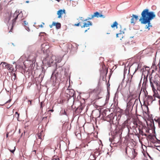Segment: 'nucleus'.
Masks as SVG:
<instances>
[{
    "label": "nucleus",
    "instance_id": "nucleus-64",
    "mask_svg": "<svg viewBox=\"0 0 160 160\" xmlns=\"http://www.w3.org/2000/svg\"><path fill=\"white\" fill-rule=\"evenodd\" d=\"M52 160H59V159L58 158V159L54 158L52 159Z\"/></svg>",
    "mask_w": 160,
    "mask_h": 160
},
{
    "label": "nucleus",
    "instance_id": "nucleus-30",
    "mask_svg": "<svg viewBox=\"0 0 160 160\" xmlns=\"http://www.w3.org/2000/svg\"><path fill=\"white\" fill-rule=\"evenodd\" d=\"M139 129V133L141 134L142 135H143L144 134V132L143 131V130L142 129H141L140 128H138Z\"/></svg>",
    "mask_w": 160,
    "mask_h": 160
},
{
    "label": "nucleus",
    "instance_id": "nucleus-44",
    "mask_svg": "<svg viewBox=\"0 0 160 160\" xmlns=\"http://www.w3.org/2000/svg\"><path fill=\"white\" fill-rule=\"evenodd\" d=\"M9 17H8V22L11 19L12 17V13H11L10 15H8Z\"/></svg>",
    "mask_w": 160,
    "mask_h": 160
},
{
    "label": "nucleus",
    "instance_id": "nucleus-37",
    "mask_svg": "<svg viewBox=\"0 0 160 160\" xmlns=\"http://www.w3.org/2000/svg\"><path fill=\"white\" fill-rule=\"evenodd\" d=\"M132 75L131 76V79H130V81H129V80L127 81V83H129V86H130V83H131V79H132Z\"/></svg>",
    "mask_w": 160,
    "mask_h": 160
},
{
    "label": "nucleus",
    "instance_id": "nucleus-47",
    "mask_svg": "<svg viewBox=\"0 0 160 160\" xmlns=\"http://www.w3.org/2000/svg\"><path fill=\"white\" fill-rule=\"evenodd\" d=\"M110 84L109 83V82H108L107 84V90H108V89H109V88H110Z\"/></svg>",
    "mask_w": 160,
    "mask_h": 160
},
{
    "label": "nucleus",
    "instance_id": "nucleus-58",
    "mask_svg": "<svg viewBox=\"0 0 160 160\" xmlns=\"http://www.w3.org/2000/svg\"><path fill=\"white\" fill-rule=\"evenodd\" d=\"M9 133V132H7V133H6V138H8V137Z\"/></svg>",
    "mask_w": 160,
    "mask_h": 160
},
{
    "label": "nucleus",
    "instance_id": "nucleus-62",
    "mask_svg": "<svg viewBox=\"0 0 160 160\" xmlns=\"http://www.w3.org/2000/svg\"><path fill=\"white\" fill-rule=\"evenodd\" d=\"M157 90L160 91V86L157 88Z\"/></svg>",
    "mask_w": 160,
    "mask_h": 160
},
{
    "label": "nucleus",
    "instance_id": "nucleus-26",
    "mask_svg": "<svg viewBox=\"0 0 160 160\" xmlns=\"http://www.w3.org/2000/svg\"><path fill=\"white\" fill-rule=\"evenodd\" d=\"M152 91L154 93L153 96L155 97L156 96H157V94H158V92L157 90L156 89H155L154 90H153Z\"/></svg>",
    "mask_w": 160,
    "mask_h": 160
},
{
    "label": "nucleus",
    "instance_id": "nucleus-32",
    "mask_svg": "<svg viewBox=\"0 0 160 160\" xmlns=\"http://www.w3.org/2000/svg\"><path fill=\"white\" fill-rule=\"evenodd\" d=\"M12 75L13 76H14V77L12 79H13V80L14 81L16 79V77H17L16 74H15V73H14L12 74Z\"/></svg>",
    "mask_w": 160,
    "mask_h": 160
},
{
    "label": "nucleus",
    "instance_id": "nucleus-28",
    "mask_svg": "<svg viewBox=\"0 0 160 160\" xmlns=\"http://www.w3.org/2000/svg\"><path fill=\"white\" fill-rule=\"evenodd\" d=\"M132 153L133 155L134 158L135 157L137 154V153L136 152V151L135 149H133V151H132Z\"/></svg>",
    "mask_w": 160,
    "mask_h": 160
},
{
    "label": "nucleus",
    "instance_id": "nucleus-40",
    "mask_svg": "<svg viewBox=\"0 0 160 160\" xmlns=\"http://www.w3.org/2000/svg\"><path fill=\"white\" fill-rule=\"evenodd\" d=\"M37 136H38V138L41 139H42V138H41L42 134L41 133L38 134L37 135Z\"/></svg>",
    "mask_w": 160,
    "mask_h": 160
},
{
    "label": "nucleus",
    "instance_id": "nucleus-60",
    "mask_svg": "<svg viewBox=\"0 0 160 160\" xmlns=\"http://www.w3.org/2000/svg\"><path fill=\"white\" fill-rule=\"evenodd\" d=\"M49 26L50 28H52V26H54V25H52V23L51 25H49Z\"/></svg>",
    "mask_w": 160,
    "mask_h": 160
},
{
    "label": "nucleus",
    "instance_id": "nucleus-50",
    "mask_svg": "<svg viewBox=\"0 0 160 160\" xmlns=\"http://www.w3.org/2000/svg\"><path fill=\"white\" fill-rule=\"evenodd\" d=\"M17 120L18 121H19V113H18V114H17Z\"/></svg>",
    "mask_w": 160,
    "mask_h": 160
},
{
    "label": "nucleus",
    "instance_id": "nucleus-34",
    "mask_svg": "<svg viewBox=\"0 0 160 160\" xmlns=\"http://www.w3.org/2000/svg\"><path fill=\"white\" fill-rule=\"evenodd\" d=\"M15 150H16V147H14V149L12 150L9 149V151L12 153H14L15 151Z\"/></svg>",
    "mask_w": 160,
    "mask_h": 160
},
{
    "label": "nucleus",
    "instance_id": "nucleus-19",
    "mask_svg": "<svg viewBox=\"0 0 160 160\" xmlns=\"http://www.w3.org/2000/svg\"><path fill=\"white\" fill-rule=\"evenodd\" d=\"M120 32L117 33L116 35V38H118L119 37L121 38H120V40H121L123 38V36L122 35V33H124V32L123 31H122L121 30L120 31Z\"/></svg>",
    "mask_w": 160,
    "mask_h": 160
},
{
    "label": "nucleus",
    "instance_id": "nucleus-29",
    "mask_svg": "<svg viewBox=\"0 0 160 160\" xmlns=\"http://www.w3.org/2000/svg\"><path fill=\"white\" fill-rule=\"evenodd\" d=\"M154 120L156 122L158 123V125H159V123H160V118H158L157 119L155 118Z\"/></svg>",
    "mask_w": 160,
    "mask_h": 160
},
{
    "label": "nucleus",
    "instance_id": "nucleus-61",
    "mask_svg": "<svg viewBox=\"0 0 160 160\" xmlns=\"http://www.w3.org/2000/svg\"><path fill=\"white\" fill-rule=\"evenodd\" d=\"M28 102H30V105H32V101L30 100H28Z\"/></svg>",
    "mask_w": 160,
    "mask_h": 160
},
{
    "label": "nucleus",
    "instance_id": "nucleus-41",
    "mask_svg": "<svg viewBox=\"0 0 160 160\" xmlns=\"http://www.w3.org/2000/svg\"><path fill=\"white\" fill-rule=\"evenodd\" d=\"M144 95H145V98L147 97V96H148V92L146 90H144Z\"/></svg>",
    "mask_w": 160,
    "mask_h": 160
},
{
    "label": "nucleus",
    "instance_id": "nucleus-49",
    "mask_svg": "<svg viewBox=\"0 0 160 160\" xmlns=\"http://www.w3.org/2000/svg\"><path fill=\"white\" fill-rule=\"evenodd\" d=\"M91 18H92V19L95 17H96L94 13L93 15H91Z\"/></svg>",
    "mask_w": 160,
    "mask_h": 160
},
{
    "label": "nucleus",
    "instance_id": "nucleus-63",
    "mask_svg": "<svg viewBox=\"0 0 160 160\" xmlns=\"http://www.w3.org/2000/svg\"><path fill=\"white\" fill-rule=\"evenodd\" d=\"M142 71L143 72L144 71V68H141V69H140V71L142 72Z\"/></svg>",
    "mask_w": 160,
    "mask_h": 160
},
{
    "label": "nucleus",
    "instance_id": "nucleus-36",
    "mask_svg": "<svg viewBox=\"0 0 160 160\" xmlns=\"http://www.w3.org/2000/svg\"><path fill=\"white\" fill-rule=\"evenodd\" d=\"M152 67H153V68H156V70H157V66L155 65V62H153L152 65Z\"/></svg>",
    "mask_w": 160,
    "mask_h": 160
},
{
    "label": "nucleus",
    "instance_id": "nucleus-48",
    "mask_svg": "<svg viewBox=\"0 0 160 160\" xmlns=\"http://www.w3.org/2000/svg\"><path fill=\"white\" fill-rule=\"evenodd\" d=\"M88 139H89V138H87L86 139V140H85V142L86 143H89V142H91V141H88Z\"/></svg>",
    "mask_w": 160,
    "mask_h": 160
},
{
    "label": "nucleus",
    "instance_id": "nucleus-35",
    "mask_svg": "<svg viewBox=\"0 0 160 160\" xmlns=\"http://www.w3.org/2000/svg\"><path fill=\"white\" fill-rule=\"evenodd\" d=\"M110 89H108L107 90V94L106 97H108L109 98L110 97V92H109Z\"/></svg>",
    "mask_w": 160,
    "mask_h": 160
},
{
    "label": "nucleus",
    "instance_id": "nucleus-31",
    "mask_svg": "<svg viewBox=\"0 0 160 160\" xmlns=\"http://www.w3.org/2000/svg\"><path fill=\"white\" fill-rule=\"evenodd\" d=\"M41 34H44V35H43L42 36H46V37L48 35L46 33H45V32H41L39 33V36H42V35H41Z\"/></svg>",
    "mask_w": 160,
    "mask_h": 160
},
{
    "label": "nucleus",
    "instance_id": "nucleus-2",
    "mask_svg": "<svg viewBox=\"0 0 160 160\" xmlns=\"http://www.w3.org/2000/svg\"><path fill=\"white\" fill-rule=\"evenodd\" d=\"M141 16L139 19V21L142 24H146L145 28L150 30V27H152L151 21L156 17L155 12L150 11L148 8L144 9L141 13Z\"/></svg>",
    "mask_w": 160,
    "mask_h": 160
},
{
    "label": "nucleus",
    "instance_id": "nucleus-59",
    "mask_svg": "<svg viewBox=\"0 0 160 160\" xmlns=\"http://www.w3.org/2000/svg\"><path fill=\"white\" fill-rule=\"evenodd\" d=\"M155 72V71H154V70L153 69L152 70V73L151 74H150V75L151 76H152V73H153V72Z\"/></svg>",
    "mask_w": 160,
    "mask_h": 160
},
{
    "label": "nucleus",
    "instance_id": "nucleus-12",
    "mask_svg": "<svg viewBox=\"0 0 160 160\" xmlns=\"http://www.w3.org/2000/svg\"><path fill=\"white\" fill-rule=\"evenodd\" d=\"M62 71L64 69V75L66 77L69 76L68 73L69 71V67L68 66H67L66 67H64L63 68H61Z\"/></svg>",
    "mask_w": 160,
    "mask_h": 160
},
{
    "label": "nucleus",
    "instance_id": "nucleus-5",
    "mask_svg": "<svg viewBox=\"0 0 160 160\" xmlns=\"http://www.w3.org/2000/svg\"><path fill=\"white\" fill-rule=\"evenodd\" d=\"M76 101L77 102L80 103V105L76 108L75 112L77 114H79L81 112L85 105L84 102L81 103L78 100H77Z\"/></svg>",
    "mask_w": 160,
    "mask_h": 160
},
{
    "label": "nucleus",
    "instance_id": "nucleus-3",
    "mask_svg": "<svg viewBox=\"0 0 160 160\" xmlns=\"http://www.w3.org/2000/svg\"><path fill=\"white\" fill-rule=\"evenodd\" d=\"M46 52L45 53L46 56L44 58L42 61V65L44 66H46V68L48 67L52 66H54V60L52 59L51 56H50L48 52H49L48 50H46Z\"/></svg>",
    "mask_w": 160,
    "mask_h": 160
},
{
    "label": "nucleus",
    "instance_id": "nucleus-51",
    "mask_svg": "<svg viewBox=\"0 0 160 160\" xmlns=\"http://www.w3.org/2000/svg\"><path fill=\"white\" fill-rule=\"evenodd\" d=\"M11 66H12V65H11L10 64H9V68H7V69H8L9 70H12V69H11V68H12V67H11Z\"/></svg>",
    "mask_w": 160,
    "mask_h": 160
},
{
    "label": "nucleus",
    "instance_id": "nucleus-27",
    "mask_svg": "<svg viewBox=\"0 0 160 160\" xmlns=\"http://www.w3.org/2000/svg\"><path fill=\"white\" fill-rule=\"evenodd\" d=\"M153 82L154 83L156 84V85L158 87H159V86H160V84H159L158 83V81L155 80V81H154Z\"/></svg>",
    "mask_w": 160,
    "mask_h": 160
},
{
    "label": "nucleus",
    "instance_id": "nucleus-45",
    "mask_svg": "<svg viewBox=\"0 0 160 160\" xmlns=\"http://www.w3.org/2000/svg\"><path fill=\"white\" fill-rule=\"evenodd\" d=\"M141 67H142V64L141 63H139L138 64L137 68H138L139 69L140 68H141Z\"/></svg>",
    "mask_w": 160,
    "mask_h": 160
},
{
    "label": "nucleus",
    "instance_id": "nucleus-57",
    "mask_svg": "<svg viewBox=\"0 0 160 160\" xmlns=\"http://www.w3.org/2000/svg\"><path fill=\"white\" fill-rule=\"evenodd\" d=\"M112 70H111L110 72V73L109 74V78H110V77H111V75H112Z\"/></svg>",
    "mask_w": 160,
    "mask_h": 160
},
{
    "label": "nucleus",
    "instance_id": "nucleus-14",
    "mask_svg": "<svg viewBox=\"0 0 160 160\" xmlns=\"http://www.w3.org/2000/svg\"><path fill=\"white\" fill-rule=\"evenodd\" d=\"M59 73V72H56V74H55L54 75H52L51 76V80H52V82H53V83H54V81L55 82V83H56L57 82V78H58L57 76V74H58V75Z\"/></svg>",
    "mask_w": 160,
    "mask_h": 160
},
{
    "label": "nucleus",
    "instance_id": "nucleus-8",
    "mask_svg": "<svg viewBox=\"0 0 160 160\" xmlns=\"http://www.w3.org/2000/svg\"><path fill=\"white\" fill-rule=\"evenodd\" d=\"M131 17L132 18L131 19V24H133V25H134L136 23V21L138 19V16L133 14Z\"/></svg>",
    "mask_w": 160,
    "mask_h": 160
},
{
    "label": "nucleus",
    "instance_id": "nucleus-39",
    "mask_svg": "<svg viewBox=\"0 0 160 160\" xmlns=\"http://www.w3.org/2000/svg\"><path fill=\"white\" fill-rule=\"evenodd\" d=\"M144 68H145V70H147V71H148V74L149 72V70H147V69H146V68H149V67H148V66H144Z\"/></svg>",
    "mask_w": 160,
    "mask_h": 160
},
{
    "label": "nucleus",
    "instance_id": "nucleus-52",
    "mask_svg": "<svg viewBox=\"0 0 160 160\" xmlns=\"http://www.w3.org/2000/svg\"><path fill=\"white\" fill-rule=\"evenodd\" d=\"M147 154L148 156V157L150 158L152 160V158L151 157V156L147 152Z\"/></svg>",
    "mask_w": 160,
    "mask_h": 160
},
{
    "label": "nucleus",
    "instance_id": "nucleus-33",
    "mask_svg": "<svg viewBox=\"0 0 160 160\" xmlns=\"http://www.w3.org/2000/svg\"><path fill=\"white\" fill-rule=\"evenodd\" d=\"M92 19V18H91V17H88L86 19H84L83 20H82V22H84V21H87L88 20H90Z\"/></svg>",
    "mask_w": 160,
    "mask_h": 160
},
{
    "label": "nucleus",
    "instance_id": "nucleus-15",
    "mask_svg": "<svg viewBox=\"0 0 160 160\" xmlns=\"http://www.w3.org/2000/svg\"><path fill=\"white\" fill-rule=\"evenodd\" d=\"M62 58L61 57H60V58L56 59V61L54 62V66H56V70H57L59 68H60L61 67L60 66H58L57 63L60 62L62 61Z\"/></svg>",
    "mask_w": 160,
    "mask_h": 160
},
{
    "label": "nucleus",
    "instance_id": "nucleus-38",
    "mask_svg": "<svg viewBox=\"0 0 160 160\" xmlns=\"http://www.w3.org/2000/svg\"><path fill=\"white\" fill-rule=\"evenodd\" d=\"M87 22L88 24V26H92V22L90 21H88Z\"/></svg>",
    "mask_w": 160,
    "mask_h": 160
},
{
    "label": "nucleus",
    "instance_id": "nucleus-55",
    "mask_svg": "<svg viewBox=\"0 0 160 160\" xmlns=\"http://www.w3.org/2000/svg\"><path fill=\"white\" fill-rule=\"evenodd\" d=\"M138 69H139V68H138L137 67V68H136L133 74V75L138 70Z\"/></svg>",
    "mask_w": 160,
    "mask_h": 160
},
{
    "label": "nucleus",
    "instance_id": "nucleus-11",
    "mask_svg": "<svg viewBox=\"0 0 160 160\" xmlns=\"http://www.w3.org/2000/svg\"><path fill=\"white\" fill-rule=\"evenodd\" d=\"M117 110L118 111V112L117 114L118 115V117H117L116 116V121H118L117 119L118 118L119 120L120 119L123 113V110L119 108L117 109Z\"/></svg>",
    "mask_w": 160,
    "mask_h": 160
},
{
    "label": "nucleus",
    "instance_id": "nucleus-18",
    "mask_svg": "<svg viewBox=\"0 0 160 160\" xmlns=\"http://www.w3.org/2000/svg\"><path fill=\"white\" fill-rule=\"evenodd\" d=\"M94 13L95 14V17L97 18H104L105 17L104 15H102L101 13L98 12H96Z\"/></svg>",
    "mask_w": 160,
    "mask_h": 160
},
{
    "label": "nucleus",
    "instance_id": "nucleus-1",
    "mask_svg": "<svg viewBox=\"0 0 160 160\" xmlns=\"http://www.w3.org/2000/svg\"><path fill=\"white\" fill-rule=\"evenodd\" d=\"M115 118V116L111 113L107 117L106 120L110 122V130L111 131L112 138L114 139H117L119 142L122 140V134L123 132V134H127L128 137L131 134L130 129L131 128L128 125L127 121L124 122L122 124L120 125L119 124L118 121H114Z\"/></svg>",
    "mask_w": 160,
    "mask_h": 160
},
{
    "label": "nucleus",
    "instance_id": "nucleus-7",
    "mask_svg": "<svg viewBox=\"0 0 160 160\" xmlns=\"http://www.w3.org/2000/svg\"><path fill=\"white\" fill-rule=\"evenodd\" d=\"M148 74H147V77L146 78H144L143 79V82L142 84V86L141 87V88L140 91V92L139 93V98H140V95L141 93V92L142 89H143V92H144V90L146 91L147 83L148 82Z\"/></svg>",
    "mask_w": 160,
    "mask_h": 160
},
{
    "label": "nucleus",
    "instance_id": "nucleus-22",
    "mask_svg": "<svg viewBox=\"0 0 160 160\" xmlns=\"http://www.w3.org/2000/svg\"><path fill=\"white\" fill-rule=\"evenodd\" d=\"M118 23L116 21H115L113 24L111 25V27L112 28H116V29L118 28Z\"/></svg>",
    "mask_w": 160,
    "mask_h": 160
},
{
    "label": "nucleus",
    "instance_id": "nucleus-23",
    "mask_svg": "<svg viewBox=\"0 0 160 160\" xmlns=\"http://www.w3.org/2000/svg\"><path fill=\"white\" fill-rule=\"evenodd\" d=\"M149 81H150V84L151 87H152V90H154L155 88H154V86L153 85V84L152 81V77H150V76L149 77Z\"/></svg>",
    "mask_w": 160,
    "mask_h": 160
},
{
    "label": "nucleus",
    "instance_id": "nucleus-13",
    "mask_svg": "<svg viewBox=\"0 0 160 160\" xmlns=\"http://www.w3.org/2000/svg\"><path fill=\"white\" fill-rule=\"evenodd\" d=\"M64 13H65V10L64 9L58 10L57 12V14L58 15V18H61L62 15Z\"/></svg>",
    "mask_w": 160,
    "mask_h": 160
},
{
    "label": "nucleus",
    "instance_id": "nucleus-25",
    "mask_svg": "<svg viewBox=\"0 0 160 160\" xmlns=\"http://www.w3.org/2000/svg\"><path fill=\"white\" fill-rule=\"evenodd\" d=\"M128 70V68L126 67V66H125L124 70V72H123V79H124L125 77V74L127 73V71Z\"/></svg>",
    "mask_w": 160,
    "mask_h": 160
},
{
    "label": "nucleus",
    "instance_id": "nucleus-56",
    "mask_svg": "<svg viewBox=\"0 0 160 160\" xmlns=\"http://www.w3.org/2000/svg\"><path fill=\"white\" fill-rule=\"evenodd\" d=\"M11 99H9L8 100V101H7L5 103V104H6L7 103H8V102H11Z\"/></svg>",
    "mask_w": 160,
    "mask_h": 160
},
{
    "label": "nucleus",
    "instance_id": "nucleus-4",
    "mask_svg": "<svg viewBox=\"0 0 160 160\" xmlns=\"http://www.w3.org/2000/svg\"><path fill=\"white\" fill-rule=\"evenodd\" d=\"M16 14V16L14 19L12 20V28H13L15 25L16 21L18 18V16H21L22 17L23 15L22 11H21L20 12H19L18 10V11L16 10V11L15 13H14V16Z\"/></svg>",
    "mask_w": 160,
    "mask_h": 160
},
{
    "label": "nucleus",
    "instance_id": "nucleus-9",
    "mask_svg": "<svg viewBox=\"0 0 160 160\" xmlns=\"http://www.w3.org/2000/svg\"><path fill=\"white\" fill-rule=\"evenodd\" d=\"M102 69V72L101 73V75L102 76V79L104 81L106 80V81H107L106 77L108 73V69L107 68H106L105 70L103 68Z\"/></svg>",
    "mask_w": 160,
    "mask_h": 160
},
{
    "label": "nucleus",
    "instance_id": "nucleus-17",
    "mask_svg": "<svg viewBox=\"0 0 160 160\" xmlns=\"http://www.w3.org/2000/svg\"><path fill=\"white\" fill-rule=\"evenodd\" d=\"M52 25H54V26H55L56 28L57 29H59L61 28V24L60 23L58 22H53Z\"/></svg>",
    "mask_w": 160,
    "mask_h": 160
},
{
    "label": "nucleus",
    "instance_id": "nucleus-53",
    "mask_svg": "<svg viewBox=\"0 0 160 160\" xmlns=\"http://www.w3.org/2000/svg\"><path fill=\"white\" fill-rule=\"evenodd\" d=\"M155 97L158 98L160 100V95H159L158 94H157V96H156Z\"/></svg>",
    "mask_w": 160,
    "mask_h": 160
},
{
    "label": "nucleus",
    "instance_id": "nucleus-16",
    "mask_svg": "<svg viewBox=\"0 0 160 160\" xmlns=\"http://www.w3.org/2000/svg\"><path fill=\"white\" fill-rule=\"evenodd\" d=\"M153 98L152 96L150 95H148L147 96V101L148 105H150V104H149L150 102H151V103L153 101Z\"/></svg>",
    "mask_w": 160,
    "mask_h": 160
},
{
    "label": "nucleus",
    "instance_id": "nucleus-43",
    "mask_svg": "<svg viewBox=\"0 0 160 160\" xmlns=\"http://www.w3.org/2000/svg\"><path fill=\"white\" fill-rule=\"evenodd\" d=\"M151 122V126H152V127H154V128H155L154 121L153 120H152V121Z\"/></svg>",
    "mask_w": 160,
    "mask_h": 160
},
{
    "label": "nucleus",
    "instance_id": "nucleus-54",
    "mask_svg": "<svg viewBox=\"0 0 160 160\" xmlns=\"http://www.w3.org/2000/svg\"><path fill=\"white\" fill-rule=\"evenodd\" d=\"M109 98L106 97V103L108 102Z\"/></svg>",
    "mask_w": 160,
    "mask_h": 160
},
{
    "label": "nucleus",
    "instance_id": "nucleus-6",
    "mask_svg": "<svg viewBox=\"0 0 160 160\" xmlns=\"http://www.w3.org/2000/svg\"><path fill=\"white\" fill-rule=\"evenodd\" d=\"M67 94L69 95L70 98L71 97H73V104H74V103L75 102L76 98V94L75 91L73 89H68L67 90Z\"/></svg>",
    "mask_w": 160,
    "mask_h": 160
},
{
    "label": "nucleus",
    "instance_id": "nucleus-20",
    "mask_svg": "<svg viewBox=\"0 0 160 160\" xmlns=\"http://www.w3.org/2000/svg\"><path fill=\"white\" fill-rule=\"evenodd\" d=\"M42 73L39 75V78H41V79H42L43 78L45 71L44 68L42 66Z\"/></svg>",
    "mask_w": 160,
    "mask_h": 160
},
{
    "label": "nucleus",
    "instance_id": "nucleus-42",
    "mask_svg": "<svg viewBox=\"0 0 160 160\" xmlns=\"http://www.w3.org/2000/svg\"><path fill=\"white\" fill-rule=\"evenodd\" d=\"M28 22H27L26 21H23V24L25 26H26V25H28Z\"/></svg>",
    "mask_w": 160,
    "mask_h": 160
},
{
    "label": "nucleus",
    "instance_id": "nucleus-46",
    "mask_svg": "<svg viewBox=\"0 0 160 160\" xmlns=\"http://www.w3.org/2000/svg\"><path fill=\"white\" fill-rule=\"evenodd\" d=\"M25 29L28 31H30V30L28 27L25 26Z\"/></svg>",
    "mask_w": 160,
    "mask_h": 160
},
{
    "label": "nucleus",
    "instance_id": "nucleus-21",
    "mask_svg": "<svg viewBox=\"0 0 160 160\" xmlns=\"http://www.w3.org/2000/svg\"><path fill=\"white\" fill-rule=\"evenodd\" d=\"M1 63H2V67L4 68H8L9 67V64L5 62H2Z\"/></svg>",
    "mask_w": 160,
    "mask_h": 160
},
{
    "label": "nucleus",
    "instance_id": "nucleus-10",
    "mask_svg": "<svg viewBox=\"0 0 160 160\" xmlns=\"http://www.w3.org/2000/svg\"><path fill=\"white\" fill-rule=\"evenodd\" d=\"M81 22H78L77 23H75L73 25L74 26L79 27V26H81L82 28H85V27H89L88 25V22H84L83 23V25H82L81 24Z\"/></svg>",
    "mask_w": 160,
    "mask_h": 160
},
{
    "label": "nucleus",
    "instance_id": "nucleus-24",
    "mask_svg": "<svg viewBox=\"0 0 160 160\" xmlns=\"http://www.w3.org/2000/svg\"><path fill=\"white\" fill-rule=\"evenodd\" d=\"M59 115H65L67 116H68L67 114L65 111V109H62L59 113Z\"/></svg>",
    "mask_w": 160,
    "mask_h": 160
}]
</instances>
